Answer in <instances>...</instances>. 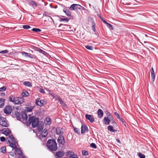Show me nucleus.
<instances>
[{"label": "nucleus", "mask_w": 158, "mask_h": 158, "mask_svg": "<svg viewBox=\"0 0 158 158\" xmlns=\"http://www.w3.org/2000/svg\"><path fill=\"white\" fill-rule=\"evenodd\" d=\"M151 77L152 78V81L153 82L155 79V74L154 73L151 74Z\"/></svg>", "instance_id": "obj_41"}, {"label": "nucleus", "mask_w": 158, "mask_h": 158, "mask_svg": "<svg viewBox=\"0 0 158 158\" xmlns=\"http://www.w3.org/2000/svg\"><path fill=\"white\" fill-rule=\"evenodd\" d=\"M29 3L30 5L33 7H36L38 5V4L37 3L32 0L30 1Z\"/></svg>", "instance_id": "obj_19"}, {"label": "nucleus", "mask_w": 158, "mask_h": 158, "mask_svg": "<svg viewBox=\"0 0 158 158\" xmlns=\"http://www.w3.org/2000/svg\"><path fill=\"white\" fill-rule=\"evenodd\" d=\"M28 123H31L32 127H35L39 124V119L38 118H35L34 116H31V115H29Z\"/></svg>", "instance_id": "obj_3"}, {"label": "nucleus", "mask_w": 158, "mask_h": 158, "mask_svg": "<svg viewBox=\"0 0 158 158\" xmlns=\"http://www.w3.org/2000/svg\"><path fill=\"white\" fill-rule=\"evenodd\" d=\"M40 52L41 53H43L44 52H45L43 50H41L40 51Z\"/></svg>", "instance_id": "obj_55"}, {"label": "nucleus", "mask_w": 158, "mask_h": 158, "mask_svg": "<svg viewBox=\"0 0 158 158\" xmlns=\"http://www.w3.org/2000/svg\"><path fill=\"white\" fill-rule=\"evenodd\" d=\"M81 8H83V7L79 5L73 4L70 6L69 9L71 10H77L78 9H81Z\"/></svg>", "instance_id": "obj_6"}, {"label": "nucleus", "mask_w": 158, "mask_h": 158, "mask_svg": "<svg viewBox=\"0 0 158 158\" xmlns=\"http://www.w3.org/2000/svg\"><path fill=\"white\" fill-rule=\"evenodd\" d=\"M56 134L58 135H62L64 133L63 129L60 127H58L56 128Z\"/></svg>", "instance_id": "obj_10"}, {"label": "nucleus", "mask_w": 158, "mask_h": 158, "mask_svg": "<svg viewBox=\"0 0 158 158\" xmlns=\"http://www.w3.org/2000/svg\"><path fill=\"white\" fill-rule=\"evenodd\" d=\"M40 92L41 93H42L43 94H45V92L44 90L42 88H40Z\"/></svg>", "instance_id": "obj_48"}, {"label": "nucleus", "mask_w": 158, "mask_h": 158, "mask_svg": "<svg viewBox=\"0 0 158 158\" xmlns=\"http://www.w3.org/2000/svg\"><path fill=\"white\" fill-rule=\"evenodd\" d=\"M20 115L19 113L18 112V111H15L14 113V116L16 117H19Z\"/></svg>", "instance_id": "obj_39"}, {"label": "nucleus", "mask_w": 158, "mask_h": 158, "mask_svg": "<svg viewBox=\"0 0 158 158\" xmlns=\"http://www.w3.org/2000/svg\"><path fill=\"white\" fill-rule=\"evenodd\" d=\"M1 151L3 153H6V147L3 146L1 148Z\"/></svg>", "instance_id": "obj_33"}, {"label": "nucleus", "mask_w": 158, "mask_h": 158, "mask_svg": "<svg viewBox=\"0 0 158 158\" xmlns=\"http://www.w3.org/2000/svg\"><path fill=\"white\" fill-rule=\"evenodd\" d=\"M2 131H3V134L6 135H9L11 133L10 131L8 128L3 129Z\"/></svg>", "instance_id": "obj_16"}, {"label": "nucleus", "mask_w": 158, "mask_h": 158, "mask_svg": "<svg viewBox=\"0 0 158 158\" xmlns=\"http://www.w3.org/2000/svg\"><path fill=\"white\" fill-rule=\"evenodd\" d=\"M100 18L101 19L102 21L104 23H105V22H107L105 20H104V19H103L102 17L101 16H100Z\"/></svg>", "instance_id": "obj_52"}, {"label": "nucleus", "mask_w": 158, "mask_h": 158, "mask_svg": "<svg viewBox=\"0 0 158 158\" xmlns=\"http://www.w3.org/2000/svg\"><path fill=\"white\" fill-rule=\"evenodd\" d=\"M47 146L51 151H55L57 149V143L55 140L49 139L47 143Z\"/></svg>", "instance_id": "obj_2"}, {"label": "nucleus", "mask_w": 158, "mask_h": 158, "mask_svg": "<svg viewBox=\"0 0 158 158\" xmlns=\"http://www.w3.org/2000/svg\"><path fill=\"white\" fill-rule=\"evenodd\" d=\"M35 103L38 106H42L45 105L46 102L44 100H40V99L38 98L36 100Z\"/></svg>", "instance_id": "obj_8"}, {"label": "nucleus", "mask_w": 158, "mask_h": 158, "mask_svg": "<svg viewBox=\"0 0 158 158\" xmlns=\"http://www.w3.org/2000/svg\"><path fill=\"white\" fill-rule=\"evenodd\" d=\"M5 96V94L4 93H2L1 94V96L2 97H4Z\"/></svg>", "instance_id": "obj_53"}, {"label": "nucleus", "mask_w": 158, "mask_h": 158, "mask_svg": "<svg viewBox=\"0 0 158 158\" xmlns=\"http://www.w3.org/2000/svg\"><path fill=\"white\" fill-rule=\"evenodd\" d=\"M22 54L23 56L26 57H29L30 58H33V55L29 53L23 52H22Z\"/></svg>", "instance_id": "obj_18"}, {"label": "nucleus", "mask_w": 158, "mask_h": 158, "mask_svg": "<svg viewBox=\"0 0 158 158\" xmlns=\"http://www.w3.org/2000/svg\"><path fill=\"white\" fill-rule=\"evenodd\" d=\"M6 140L8 141V142H10V141L14 142V138L12 135H10L6 138Z\"/></svg>", "instance_id": "obj_17"}, {"label": "nucleus", "mask_w": 158, "mask_h": 158, "mask_svg": "<svg viewBox=\"0 0 158 158\" xmlns=\"http://www.w3.org/2000/svg\"><path fill=\"white\" fill-rule=\"evenodd\" d=\"M105 114L106 115L109 117L110 119H111L112 118V117L111 116L110 113L108 111H106L105 112Z\"/></svg>", "instance_id": "obj_37"}, {"label": "nucleus", "mask_w": 158, "mask_h": 158, "mask_svg": "<svg viewBox=\"0 0 158 158\" xmlns=\"http://www.w3.org/2000/svg\"><path fill=\"white\" fill-rule=\"evenodd\" d=\"M108 129L111 132H115V130H113V127L111 126H109L108 127Z\"/></svg>", "instance_id": "obj_31"}, {"label": "nucleus", "mask_w": 158, "mask_h": 158, "mask_svg": "<svg viewBox=\"0 0 158 158\" xmlns=\"http://www.w3.org/2000/svg\"><path fill=\"white\" fill-rule=\"evenodd\" d=\"M48 134L47 130L44 129V131L41 133L40 135V137L41 139L43 137L45 138Z\"/></svg>", "instance_id": "obj_13"}, {"label": "nucleus", "mask_w": 158, "mask_h": 158, "mask_svg": "<svg viewBox=\"0 0 158 158\" xmlns=\"http://www.w3.org/2000/svg\"><path fill=\"white\" fill-rule=\"evenodd\" d=\"M151 74L154 73V69L152 67L151 70Z\"/></svg>", "instance_id": "obj_50"}, {"label": "nucleus", "mask_w": 158, "mask_h": 158, "mask_svg": "<svg viewBox=\"0 0 158 158\" xmlns=\"http://www.w3.org/2000/svg\"><path fill=\"white\" fill-rule=\"evenodd\" d=\"M23 84L25 86L27 87H32V86L31 83L30 82L27 81L24 82Z\"/></svg>", "instance_id": "obj_20"}, {"label": "nucleus", "mask_w": 158, "mask_h": 158, "mask_svg": "<svg viewBox=\"0 0 158 158\" xmlns=\"http://www.w3.org/2000/svg\"><path fill=\"white\" fill-rule=\"evenodd\" d=\"M114 114L119 120H120L123 123H124L123 120L122 118H121L120 117L119 114L117 112H115L114 113Z\"/></svg>", "instance_id": "obj_26"}, {"label": "nucleus", "mask_w": 158, "mask_h": 158, "mask_svg": "<svg viewBox=\"0 0 158 158\" xmlns=\"http://www.w3.org/2000/svg\"><path fill=\"white\" fill-rule=\"evenodd\" d=\"M58 99L60 103L64 106L65 107L66 106V104L62 100L61 98L59 97L58 98Z\"/></svg>", "instance_id": "obj_25"}, {"label": "nucleus", "mask_w": 158, "mask_h": 158, "mask_svg": "<svg viewBox=\"0 0 158 158\" xmlns=\"http://www.w3.org/2000/svg\"><path fill=\"white\" fill-rule=\"evenodd\" d=\"M5 99L4 98H0V108L4 106Z\"/></svg>", "instance_id": "obj_23"}, {"label": "nucleus", "mask_w": 158, "mask_h": 158, "mask_svg": "<svg viewBox=\"0 0 158 158\" xmlns=\"http://www.w3.org/2000/svg\"><path fill=\"white\" fill-rule=\"evenodd\" d=\"M57 142L59 143L62 145H64L65 143V141L64 137L62 135H60L57 139Z\"/></svg>", "instance_id": "obj_7"}, {"label": "nucleus", "mask_w": 158, "mask_h": 158, "mask_svg": "<svg viewBox=\"0 0 158 158\" xmlns=\"http://www.w3.org/2000/svg\"><path fill=\"white\" fill-rule=\"evenodd\" d=\"M16 151L17 153L19 155H21L22 153V150L20 148L17 149Z\"/></svg>", "instance_id": "obj_35"}, {"label": "nucleus", "mask_w": 158, "mask_h": 158, "mask_svg": "<svg viewBox=\"0 0 158 158\" xmlns=\"http://www.w3.org/2000/svg\"><path fill=\"white\" fill-rule=\"evenodd\" d=\"M63 11L64 12L66 15L68 16H70L71 15V12L70 11L68 10H63Z\"/></svg>", "instance_id": "obj_27"}, {"label": "nucleus", "mask_w": 158, "mask_h": 158, "mask_svg": "<svg viewBox=\"0 0 158 158\" xmlns=\"http://www.w3.org/2000/svg\"><path fill=\"white\" fill-rule=\"evenodd\" d=\"M45 123L47 125H50L51 124V120L50 117H48L46 118Z\"/></svg>", "instance_id": "obj_22"}, {"label": "nucleus", "mask_w": 158, "mask_h": 158, "mask_svg": "<svg viewBox=\"0 0 158 158\" xmlns=\"http://www.w3.org/2000/svg\"><path fill=\"white\" fill-rule=\"evenodd\" d=\"M1 80V78H0V80Z\"/></svg>", "instance_id": "obj_58"}, {"label": "nucleus", "mask_w": 158, "mask_h": 158, "mask_svg": "<svg viewBox=\"0 0 158 158\" xmlns=\"http://www.w3.org/2000/svg\"><path fill=\"white\" fill-rule=\"evenodd\" d=\"M85 118L91 123H93L94 121V118L93 117L92 115H91L86 114L85 115Z\"/></svg>", "instance_id": "obj_14"}, {"label": "nucleus", "mask_w": 158, "mask_h": 158, "mask_svg": "<svg viewBox=\"0 0 158 158\" xmlns=\"http://www.w3.org/2000/svg\"><path fill=\"white\" fill-rule=\"evenodd\" d=\"M60 21H66V22H68L69 19L68 18H64L61 19H60Z\"/></svg>", "instance_id": "obj_47"}, {"label": "nucleus", "mask_w": 158, "mask_h": 158, "mask_svg": "<svg viewBox=\"0 0 158 158\" xmlns=\"http://www.w3.org/2000/svg\"><path fill=\"white\" fill-rule=\"evenodd\" d=\"M98 117L100 118H102L103 116V112L102 110L99 109L98 111Z\"/></svg>", "instance_id": "obj_21"}, {"label": "nucleus", "mask_w": 158, "mask_h": 158, "mask_svg": "<svg viewBox=\"0 0 158 158\" xmlns=\"http://www.w3.org/2000/svg\"><path fill=\"white\" fill-rule=\"evenodd\" d=\"M116 140L118 143H120V144L121 143L120 141V140L119 139H116Z\"/></svg>", "instance_id": "obj_54"}, {"label": "nucleus", "mask_w": 158, "mask_h": 158, "mask_svg": "<svg viewBox=\"0 0 158 158\" xmlns=\"http://www.w3.org/2000/svg\"><path fill=\"white\" fill-rule=\"evenodd\" d=\"M12 110V108L10 105L6 106L4 109V112L7 115H9L11 114Z\"/></svg>", "instance_id": "obj_5"}, {"label": "nucleus", "mask_w": 158, "mask_h": 158, "mask_svg": "<svg viewBox=\"0 0 158 158\" xmlns=\"http://www.w3.org/2000/svg\"><path fill=\"white\" fill-rule=\"evenodd\" d=\"M109 117H105L104 118V120L105 121V124H109L110 122V120L109 119Z\"/></svg>", "instance_id": "obj_24"}, {"label": "nucleus", "mask_w": 158, "mask_h": 158, "mask_svg": "<svg viewBox=\"0 0 158 158\" xmlns=\"http://www.w3.org/2000/svg\"><path fill=\"white\" fill-rule=\"evenodd\" d=\"M29 95V93L26 91H25L22 93V95L23 98V97H27Z\"/></svg>", "instance_id": "obj_28"}, {"label": "nucleus", "mask_w": 158, "mask_h": 158, "mask_svg": "<svg viewBox=\"0 0 158 158\" xmlns=\"http://www.w3.org/2000/svg\"><path fill=\"white\" fill-rule=\"evenodd\" d=\"M9 101L13 102L15 105L21 104L25 102V100L23 97H16L14 96L10 95L9 97Z\"/></svg>", "instance_id": "obj_1"}, {"label": "nucleus", "mask_w": 158, "mask_h": 158, "mask_svg": "<svg viewBox=\"0 0 158 158\" xmlns=\"http://www.w3.org/2000/svg\"><path fill=\"white\" fill-rule=\"evenodd\" d=\"M33 108L34 107L33 106H31L29 107H26V110L27 112H30L32 111Z\"/></svg>", "instance_id": "obj_29"}, {"label": "nucleus", "mask_w": 158, "mask_h": 158, "mask_svg": "<svg viewBox=\"0 0 158 158\" xmlns=\"http://www.w3.org/2000/svg\"><path fill=\"white\" fill-rule=\"evenodd\" d=\"M35 32H40L41 31V30L39 28H33L31 30Z\"/></svg>", "instance_id": "obj_36"}, {"label": "nucleus", "mask_w": 158, "mask_h": 158, "mask_svg": "<svg viewBox=\"0 0 158 158\" xmlns=\"http://www.w3.org/2000/svg\"><path fill=\"white\" fill-rule=\"evenodd\" d=\"M90 146L91 147L94 148H97V146L95 143H92L90 144Z\"/></svg>", "instance_id": "obj_45"}, {"label": "nucleus", "mask_w": 158, "mask_h": 158, "mask_svg": "<svg viewBox=\"0 0 158 158\" xmlns=\"http://www.w3.org/2000/svg\"><path fill=\"white\" fill-rule=\"evenodd\" d=\"M5 140V138L3 136L1 137L0 138V140L2 142L4 141Z\"/></svg>", "instance_id": "obj_49"}, {"label": "nucleus", "mask_w": 158, "mask_h": 158, "mask_svg": "<svg viewBox=\"0 0 158 158\" xmlns=\"http://www.w3.org/2000/svg\"><path fill=\"white\" fill-rule=\"evenodd\" d=\"M67 156L70 158H78L77 156L72 152L69 151L67 152Z\"/></svg>", "instance_id": "obj_12"}, {"label": "nucleus", "mask_w": 158, "mask_h": 158, "mask_svg": "<svg viewBox=\"0 0 158 158\" xmlns=\"http://www.w3.org/2000/svg\"><path fill=\"white\" fill-rule=\"evenodd\" d=\"M93 30L94 31H95V27L93 28Z\"/></svg>", "instance_id": "obj_56"}, {"label": "nucleus", "mask_w": 158, "mask_h": 158, "mask_svg": "<svg viewBox=\"0 0 158 158\" xmlns=\"http://www.w3.org/2000/svg\"><path fill=\"white\" fill-rule=\"evenodd\" d=\"M8 52V51L7 50H5L4 51H2L0 52V54L1 53L2 54H6Z\"/></svg>", "instance_id": "obj_46"}, {"label": "nucleus", "mask_w": 158, "mask_h": 158, "mask_svg": "<svg viewBox=\"0 0 158 158\" xmlns=\"http://www.w3.org/2000/svg\"><path fill=\"white\" fill-rule=\"evenodd\" d=\"M86 131L87 132L88 131V128L85 124H83L81 127V133H84Z\"/></svg>", "instance_id": "obj_9"}, {"label": "nucleus", "mask_w": 158, "mask_h": 158, "mask_svg": "<svg viewBox=\"0 0 158 158\" xmlns=\"http://www.w3.org/2000/svg\"><path fill=\"white\" fill-rule=\"evenodd\" d=\"M74 132L77 134H80V130L79 129H78L77 128L74 127Z\"/></svg>", "instance_id": "obj_40"}, {"label": "nucleus", "mask_w": 158, "mask_h": 158, "mask_svg": "<svg viewBox=\"0 0 158 158\" xmlns=\"http://www.w3.org/2000/svg\"><path fill=\"white\" fill-rule=\"evenodd\" d=\"M138 155L140 158H145V156L140 152L138 153Z\"/></svg>", "instance_id": "obj_34"}, {"label": "nucleus", "mask_w": 158, "mask_h": 158, "mask_svg": "<svg viewBox=\"0 0 158 158\" xmlns=\"http://www.w3.org/2000/svg\"><path fill=\"white\" fill-rule=\"evenodd\" d=\"M6 89V87L5 86H3L0 88V91L1 92L5 91Z\"/></svg>", "instance_id": "obj_44"}, {"label": "nucleus", "mask_w": 158, "mask_h": 158, "mask_svg": "<svg viewBox=\"0 0 158 158\" xmlns=\"http://www.w3.org/2000/svg\"><path fill=\"white\" fill-rule=\"evenodd\" d=\"M9 143V144L10 147L14 148H16L17 146L15 144L10 142Z\"/></svg>", "instance_id": "obj_30"}, {"label": "nucleus", "mask_w": 158, "mask_h": 158, "mask_svg": "<svg viewBox=\"0 0 158 158\" xmlns=\"http://www.w3.org/2000/svg\"><path fill=\"white\" fill-rule=\"evenodd\" d=\"M82 153L84 156H87L89 154L88 152L85 150H83L82 152Z\"/></svg>", "instance_id": "obj_38"}, {"label": "nucleus", "mask_w": 158, "mask_h": 158, "mask_svg": "<svg viewBox=\"0 0 158 158\" xmlns=\"http://www.w3.org/2000/svg\"><path fill=\"white\" fill-rule=\"evenodd\" d=\"M0 124L2 126L6 127H8L9 126L6 118L2 117H1L0 118Z\"/></svg>", "instance_id": "obj_4"}, {"label": "nucleus", "mask_w": 158, "mask_h": 158, "mask_svg": "<svg viewBox=\"0 0 158 158\" xmlns=\"http://www.w3.org/2000/svg\"><path fill=\"white\" fill-rule=\"evenodd\" d=\"M64 155V153L63 151H59L56 152V156L58 157H62Z\"/></svg>", "instance_id": "obj_15"}, {"label": "nucleus", "mask_w": 158, "mask_h": 158, "mask_svg": "<svg viewBox=\"0 0 158 158\" xmlns=\"http://www.w3.org/2000/svg\"><path fill=\"white\" fill-rule=\"evenodd\" d=\"M85 48L89 50H92L93 49V47L90 45H87L85 46Z\"/></svg>", "instance_id": "obj_42"}, {"label": "nucleus", "mask_w": 158, "mask_h": 158, "mask_svg": "<svg viewBox=\"0 0 158 158\" xmlns=\"http://www.w3.org/2000/svg\"><path fill=\"white\" fill-rule=\"evenodd\" d=\"M98 16L100 17V15H98Z\"/></svg>", "instance_id": "obj_57"}, {"label": "nucleus", "mask_w": 158, "mask_h": 158, "mask_svg": "<svg viewBox=\"0 0 158 158\" xmlns=\"http://www.w3.org/2000/svg\"><path fill=\"white\" fill-rule=\"evenodd\" d=\"M111 119H112V120H113L112 118H111ZM111 121V123L114 124V125H116V124H117L115 122V121H114L113 120H112Z\"/></svg>", "instance_id": "obj_51"}, {"label": "nucleus", "mask_w": 158, "mask_h": 158, "mask_svg": "<svg viewBox=\"0 0 158 158\" xmlns=\"http://www.w3.org/2000/svg\"><path fill=\"white\" fill-rule=\"evenodd\" d=\"M105 23L107 25L108 27L111 30L113 29V28L111 24L108 23L107 22H105Z\"/></svg>", "instance_id": "obj_32"}, {"label": "nucleus", "mask_w": 158, "mask_h": 158, "mask_svg": "<svg viewBox=\"0 0 158 158\" xmlns=\"http://www.w3.org/2000/svg\"><path fill=\"white\" fill-rule=\"evenodd\" d=\"M21 116L22 118L23 121H24L25 123H28V120H27V114L25 113H23L21 114Z\"/></svg>", "instance_id": "obj_11"}, {"label": "nucleus", "mask_w": 158, "mask_h": 158, "mask_svg": "<svg viewBox=\"0 0 158 158\" xmlns=\"http://www.w3.org/2000/svg\"><path fill=\"white\" fill-rule=\"evenodd\" d=\"M23 28L24 29H28L31 28L30 26L28 25H24L23 26Z\"/></svg>", "instance_id": "obj_43"}]
</instances>
